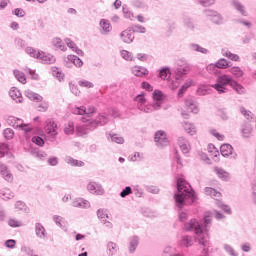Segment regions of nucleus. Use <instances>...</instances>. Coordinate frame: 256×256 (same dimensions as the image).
<instances>
[{
    "label": "nucleus",
    "mask_w": 256,
    "mask_h": 256,
    "mask_svg": "<svg viewBox=\"0 0 256 256\" xmlns=\"http://www.w3.org/2000/svg\"><path fill=\"white\" fill-rule=\"evenodd\" d=\"M32 143H35L36 145L43 147V145L45 144V141H43L41 137L35 136L32 138Z\"/></svg>",
    "instance_id": "obj_52"
},
{
    "label": "nucleus",
    "mask_w": 256,
    "mask_h": 256,
    "mask_svg": "<svg viewBox=\"0 0 256 256\" xmlns=\"http://www.w3.org/2000/svg\"><path fill=\"white\" fill-rule=\"evenodd\" d=\"M14 76L19 83H22V85L27 83V77L25 76V73L21 72V70H14Z\"/></svg>",
    "instance_id": "obj_20"
},
{
    "label": "nucleus",
    "mask_w": 256,
    "mask_h": 256,
    "mask_svg": "<svg viewBox=\"0 0 256 256\" xmlns=\"http://www.w3.org/2000/svg\"><path fill=\"white\" fill-rule=\"evenodd\" d=\"M29 75H31L32 79H34L35 81H39V74H36L35 71L31 70V69H27Z\"/></svg>",
    "instance_id": "obj_63"
},
{
    "label": "nucleus",
    "mask_w": 256,
    "mask_h": 256,
    "mask_svg": "<svg viewBox=\"0 0 256 256\" xmlns=\"http://www.w3.org/2000/svg\"><path fill=\"white\" fill-rule=\"evenodd\" d=\"M88 190L89 191H94L96 195H103V188H101V185L92 182L88 184Z\"/></svg>",
    "instance_id": "obj_19"
},
{
    "label": "nucleus",
    "mask_w": 256,
    "mask_h": 256,
    "mask_svg": "<svg viewBox=\"0 0 256 256\" xmlns=\"http://www.w3.org/2000/svg\"><path fill=\"white\" fill-rule=\"evenodd\" d=\"M26 51L31 57H37L39 55V52H36L33 48H27Z\"/></svg>",
    "instance_id": "obj_64"
},
{
    "label": "nucleus",
    "mask_w": 256,
    "mask_h": 256,
    "mask_svg": "<svg viewBox=\"0 0 256 256\" xmlns=\"http://www.w3.org/2000/svg\"><path fill=\"white\" fill-rule=\"evenodd\" d=\"M160 79L165 81V79H169L171 77V69L169 67H164L159 71V76Z\"/></svg>",
    "instance_id": "obj_22"
},
{
    "label": "nucleus",
    "mask_w": 256,
    "mask_h": 256,
    "mask_svg": "<svg viewBox=\"0 0 256 256\" xmlns=\"http://www.w3.org/2000/svg\"><path fill=\"white\" fill-rule=\"evenodd\" d=\"M220 153L223 157H229V155L233 154V146L231 144H223L220 147Z\"/></svg>",
    "instance_id": "obj_17"
},
{
    "label": "nucleus",
    "mask_w": 256,
    "mask_h": 256,
    "mask_svg": "<svg viewBox=\"0 0 256 256\" xmlns=\"http://www.w3.org/2000/svg\"><path fill=\"white\" fill-rule=\"evenodd\" d=\"M52 45L57 49H60V51H67V47L63 45V41L61 40V38L56 37L52 39Z\"/></svg>",
    "instance_id": "obj_24"
},
{
    "label": "nucleus",
    "mask_w": 256,
    "mask_h": 256,
    "mask_svg": "<svg viewBox=\"0 0 256 256\" xmlns=\"http://www.w3.org/2000/svg\"><path fill=\"white\" fill-rule=\"evenodd\" d=\"M204 193L205 195H207L208 197H212V199H221L222 195L221 192L217 191L215 188L213 187H206L204 189Z\"/></svg>",
    "instance_id": "obj_14"
},
{
    "label": "nucleus",
    "mask_w": 256,
    "mask_h": 256,
    "mask_svg": "<svg viewBox=\"0 0 256 256\" xmlns=\"http://www.w3.org/2000/svg\"><path fill=\"white\" fill-rule=\"evenodd\" d=\"M121 39L124 43H133L135 39V29L128 28L121 33Z\"/></svg>",
    "instance_id": "obj_9"
},
{
    "label": "nucleus",
    "mask_w": 256,
    "mask_h": 256,
    "mask_svg": "<svg viewBox=\"0 0 256 256\" xmlns=\"http://www.w3.org/2000/svg\"><path fill=\"white\" fill-rule=\"evenodd\" d=\"M8 225H10V227H21L23 225V223L16 219H10L8 221Z\"/></svg>",
    "instance_id": "obj_48"
},
{
    "label": "nucleus",
    "mask_w": 256,
    "mask_h": 256,
    "mask_svg": "<svg viewBox=\"0 0 256 256\" xmlns=\"http://www.w3.org/2000/svg\"><path fill=\"white\" fill-rule=\"evenodd\" d=\"M211 135H213V137H216L218 139V141H224L225 140V135L219 133V131L212 129L210 130Z\"/></svg>",
    "instance_id": "obj_42"
},
{
    "label": "nucleus",
    "mask_w": 256,
    "mask_h": 256,
    "mask_svg": "<svg viewBox=\"0 0 256 256\" xmlns=\"http://www.w3.org/2000/svg\"><path fill=\"white\" fill-rule=\"evenodd\" d=\"M72 113H73L74 115H85L86 110H85L84 107H82V108L75 107V108L72 109Z\"/></svg>",
    "instance_id": "obj_47"
},
{
    "label": "nucleus",
    "mask_w": 256,
    "mask_h": 256,
    "mask_svg": "<svg viewBox=\"0 0 256 256\" xmlns=\"http://www.w3.org/2000/svg\"><path fill=\"white\" fill-rule=\"evenodd\" d=\"M37 58L41 59L44 63L51 65V63H55V56L51 54H46L45 52H38Z\"/></svg>",
    "instance_id": "obj_13"
},
{
    "label": "nucleus",
    "mask_w": 256,
    "mask_h": 256,
    "mask_svg": "<svg viewBox=\"0 0 256 256\" xmlns=\"http://www.w3.org/2000/svg\"><path fill=\"white\" fill-rule=\"evenodd\" d=\"M137 245H139V240L137 238H132L130 242V251H135L137 249Z\"/></svg>",
    "instance_id": "obj_49"
},
{
    "label": "nucleus",
    "mask_w": 256,
    "mask_h": 256,
    "mask_svg": "<svg viewBox=\"0 0 256 256\" xmlns=\"http://www.w3.org/2000/svg\"><path fill=\"white\" fill-rule=\"evenodd\" d=\"M0 175L3 177V179H5V181H7L8 183H13V174L11 173V171L9 170V168H7V166L5 165H1L0 166Z\"/></svg>",
    "instance_id": "obj_10"
},
{
    "label": "nucleus",
    "mask_w": 256,
    "mask_h": 256,
    "mask_svg": "<svg viewBox=\"0 0 256 256\" xmlns=\"http://www.w3.org/2000/svg\"><path fill=\"white\" fill-rule=\"evenodd\" d=\"M67 162L72 165V167H83V165H85L83 161L75 160L73 158H68Z\"/></svg>",
    "instance_id": "obj_38"
},
{
    "label": "nucleus",
    "mask_w": 256,
    "mask_h": 256,
    "mask_svg": "<svg viewBox=\"0 0 256 256\" xmlns=\"http://www.w3.org/2000/svg\"><path fill=\"white\" fill-rule=\"evenodd\" d=\"M234 7H235V9H237V11H240V13H242V15H244V16L247 15V12H245V8L243 7V5H241V3L235 1Z\"/></svg>",
    "instance_id": "obj_46"
},
{
    "label": "nucleus",
    "mask_w": 256,
    "mask_h": 256,
    "mask_svg": "<svg viewBox=\"0 0 256 256\" xmlns=\"http://www.w3.org/2000/svg\"><path fill=\"white\" fill-rule=\"evenodd\" d=\"M185 227L188 231H191L194 229L196 235H198L197 239L201 245H205V243H207V240L205 239V234L201 230V225H199V222H197V220L195 219L190 220V222L187 223Z\"/></svg>",
    "instance_id": "obj_5"
},
{
    "label": "nucleus",
    "mask_w": 256,
    "mask_h": 256,
    "mask_svg": "<svg viewBox=\"0 0 256 256\" xmlns=\"http://www.w3.org/2000/svg\"><path fill=\"white\" fill-rule=\"evenodd\" d=\"M9 154V146L5 143H0V159Z\"/></svg>",
    "instance_id": "obj_36"
},
{
    "label": "nucleus",
    "mask_w": 256,
    "mask_h": 256,
    "mask_svg": "<svg viewBox=\"0 0 256 256\" xmlns=\"http://www.w3.org/2000/svg\"><path fill=\"white\" fill-rule=\"evenodd\" d=\"M233 81L234 80L231 76L224 74L217 78L216 84H214L212 87L216 89L218 93H227V85L231 87Z\"/></svg>",
    "instance_id": "obj_3"
},
{
    "label": "nucleus",
    "mask_w": 256,
    "mask_h": 256,
    "mask_svg": "<svg viewBox=\"0 0 256 256\" xmlns=\"http://www.w3.org/2000/svg\"><path fill=\"white\" fill-rule=\"evenodd\" d=\"M14 136H15V132H13L11 128H6L4 130L5 139H13Z\"/></svg>",
    "instance_id": "obj_43"
},
{
    "label": "nucleus",
    "mask_w": 256,
    "mask_h": 256,
    "mask_svg": "<svg viewBox=\"0 0 256 256\" xmlns=\"http://www.w3.org/2000/svg\"><path fill=\"white\" fill-rule=\"evenodd\" d=\"M229 72L232 73V74L234 75V77H237V78L243 77V75H244L243 70H241V69H240L239 67H237V66L232 67V68L229 70Z\"/></svg>",
    "instance_id": "obj_35"
},
{
    "label": "nucleus",
    "mask_w": 256,
    "mask_h": 256,
    "mask_svg": "<svg viewBox=\"0 0 256 256\" xmlns=\"http://www.w3.org/2000/svg\"><path fill=\"white\" fill-rule=\"evenodd\" d=\"M191 113L194 115L199 114V105L197 102L191 98L185 100L184 109H182L181 115L184 119H189L191 117Z\"/></svg>",
    "instance_id": "obj_4"
},
{
    "label": "nucleus",
    "mask_w": 256,
    "mask_h": 256,
    "mask_svg": "<svg viewBox=\"0 0 256 256\" xmlns=\"http://www.w3.org/2000/svg\"><path fill=\"white\" fill-rule=\"evenodd\" d=\"M15 245H17V241L15 240H7L5 242V246L8 248V249H13L15 247Z\"/></svg>",
    "instance_id": "obj_61"
},
{
    "label": "nucleus",
    "mask_w": 256,
    "mask_h": 256,
    "mask_svg": "<svg viewBox=\"0 0 256 256\" xmlns=\"http://www.w3.org/2000/svg\"><path fill=\"white\" fill-rule=\"evenodd\" d=\"M52 75L53 77H56L58 81H63V79H65V74H63L59 68H52Z\"/></svg>",
    "instance_id": "obj_32"
},
{
    "label": "nucleus",
    "mask_w": 256,
    "mask_h": 256,
    "mask_svg": "<svg viewBox=\"0 0 256 256\" xmlns=\"http://www.w3.org/2000/svg\"><path fill=\"white\" fill-rule=\"evenodd\" d=\"M206 17H208L214 25H221L223 23V18L221 14L217 11L208 10L206 11Z\"/></svg>",
    "instance_id": "obj_8"
},
{
    "label": "nucleus",
    "mask_w": 256,
    "mask_h": 256,
    "mask_svg": "<svg viewBox=\"0 0 256 256\" xmlns=\"http://www.w3.org/2000/svg\"><path fill=\"white\" fill-rule=\"evenodd\" d=\"M232 89L238 93V95H245V87L243 85L237 83V81L233 80Z\"/></svg>",
    "instance_id": "obj_21"
},
{
    "label": "nucleus",
    "mask_w": 256,
    "mask_h": 256,
    "mask_svg": "<svg viewBox=\"0 0 256 256\" xmlns=\"http://www.w3.org/2000/svg\"><path fill=\"white\" fill-rule=\"evenodd\" d=\"M131 193H133V190L131 189V187L127 186L121 193L120 196L122 198L127 197V195H131Z\"/></svg>",
    "instance_id": "obj_53"
},
{
    "label": "nucleus",
    "mask_w": 256,
    "mask_h": 256,
    "mask_svg": "<svg viewBox=\"0 0 256 256\" xmlns=\"http://www.w3.org/2000/svg\"><path fill=\"white\" fill-rule=\"evenodd\" d=\"M217 69H228V67H231V62L227 61V59H220L216 62Z\"/></svg>",
    "instance_id": "obj_25"
},
{
    "label": "nucleus",
    "mask_w": 256,
    "mask_h": 256,
    "mask_svg": "<svg viewBox=\"0 0 256 256\" xmlns=\"http://www.w3.org/2000/svg\"><path fill=\"white\" fill-rule=\"evenodd\" d=\"M152 98L154 101H156L157 107H161V103H163V101L167 99V96L163 94V92H161L160 90H155L152 94Z\"/></svg>",
    "instance_id": "obj_11"
},
{
    "label": "nucleus",
    "mask_w": 256,
    "mask_h": 256,
    "mask_svg": "<svg viewBox=\"0 0 256 256\" xmlns=\"http://www.w3.org/2000/svg\"><path fill=\"white\" fill-rule=\"evenodd\" d=\"M110 135V139L111 141H113L114 143H118V145H123V143H125V139H123V137H121L118 134H109Z\"/></svg>",
    "instance_id": "obj_34"
},
{
    "label": "nucleus",
    "mask_w": 256,
    "mask_h": 256,
    "mask_svg": "<svg viewBox=\"0 0 256 256\" xmlns=\"http://www.w3.org/2000/svg\"><path fill=\"white\" fill-rule=\"evenodd\" d=\"M199 156L202 161H205V163H211V161H213L208 153L201 152Z\"/></svg>",
    "instance_id": "obj_44"
},
{
    "label": "nucleus",
    "mask_w": 256,
    "mask_h": 256,
    "mask_svg": "<svg viewBox=\"0 0 256 256\" xmlns=\"http://www.w3.org/2000/svg\"><path fill=\"white\" fill-rule=\"evenodd\" d=\"M3 197H4L5 200H7V199H12L13 193H11V190H10V189H5V190L3 191Z\"/></svg>",
    "instance_id": "obj_60"
},
{
    "label": "nucleus",
    "mask_w": 256,
    "mask_h": 256,
    "mask_svg": "<svg viewBox=\"0 0 256 256\" xmlns=\"http://www.w3.org/2000/svg\"><path fill=\"white\" fill-rule=\"evenodd\" d=\"M121 56L126 61H132V59H133V57L131 56V53L129 51H127V50H122L121 51Z\"/></svg>",
    "instance_id": "obj_50"
},
{
    "label": "nucleus",
    "mask_w": 256,
    "mask_h": 256,
    "mask_svg": "<svg viewBox=\"0 0 256 256\" xmlns=\"http://www.w3.org/2000/svg\"><path fill=\"white\" fill-rule=\"evenodd\" d=\"M154 141L160 147H166V145H169V139L167 138V133H165V131L163 130L157 131L155 133Z\"/></svg>",
    "instance_id": "obj_7"
},
{
    "label": "nucleus",
    "mask_w": 256,
    "mask_h": 256,
    "mask_svg": "<svg viewBox=\"0 0 256 256\" xmlns=\"http://www.w3.org/2000/svg\"><path fill=\"white\" fill-rule=\"evenodd\" d=\"M119 247H117V244L113 243V242H109L107 244V255L109 256H113L115 255V253H117Z\"/></svg>",
    "instance_id": "obj_27"
},
{
    "label": "nucleus",
    "mask_w": 256,
    "mask_h": 256,
    "mask_svg": "<svg viewBox=\"0 0 256 256\" xmlns=\"http://www.w3.org/2000/svg\"><path fill=\"white\" fill-rule=\"evenodd\" d=\"M25 10H23V8H16L14 10V15H16V17H25Z\"/></svg>",
    "instance_id": "obj_57"
},
{
    "label": "nucleus",
    "mask_w": 256,
    "mask_h": 256,
    "mask_svg": "<svg viewBox=\"0 0 256 256\" xmlns=\"http://www.w3.org/2000/svg\"><path fill=\"white\" fill-rule=\"evenodd\" d=\"M183 127H184V131L188 135H191V136L197 135V127L195 126V124L186 122L183 124Z\"/></svg>",
    "instance_id": "obj_16"
},
{
    "label": "nucleus",
    "mask_w": 256,
    "mask_h": 256,
    "mask_svg": "<svg viewBox=\"0 0 256 256\" xmlns=\"http://www.w3.org/2000/svg\"><path fill=\"white\" fill-rule=\"evenodd\" d=\"M193 85V80L187 81L178 91V97H183L185 95V91H187L188 87Z\"/></svg>",
    "instance_id": "obj_33"
},
{
    "label": "nucleus",
    "mask_w": 256,
    "mask_h": 256,
    "mask_svg": "<svg viewBox=\"0 0 256 256\" xmlns=\"http://www.w3.org/2000/svg\"><path fill=\"white\" fill-rule=\"evenodd\" d=\"M207 153L212 161H219V150L213 144H209L207 148Z\"/></svg>",
    "instance_id": "obj_12"
},
{
    "label": "nucleus",
    "mask_w": 256,
    "mask_h": 256,
    "mask_svg": "<svg viewBox=\"0 0 256 256\" xmlns=\"http://www.w3.org/2000/svg\"><path fill=\"white\" fill-rule=\"evenodd\" d=\"M181 245L184 247H191V245H193V238L185 236L181 241Z\"/></svg>",
    "instance_id": "obj_40"
},
{
    "label": "nucleus",
    "mask_w": 256,
    "mask_h": 256,
    "mask_svg": "<svg viewBox=\"0 0 256 256\" xmlns=\"http://www.w3.org/2000/svg\"><path fill=\"white\" fill-rule=\"evenodd\" d=\"M189 71H191V67L189 66V64H182L178 66L176 70V75H178V77H181L182 75H187Z\"/></svg>",
    "instance_id": "obj_18"
},
{
    "label": "nucleus",
    "mask_w": 256,
    "mask_h": 256,
    "mask_svg": "<svg viewBox=\"0 0 256 256\" xmlns=\"http://www.w3.org/2000/svg\"><path fill=\"white\" fill-rule=\"evenodd\" d=\"M178 145L183 153H189V144H187L185 138L180 137L178 139Z\"/></svg>",
    "instance_id": "obj_23"
},
{
    "label": "nucleus",
    "mask_w": 256,
    "mask_h": 256,
    "mask_svg": "<svg viewBox=\"0 0 256 256\" xmlns=\"http://www.w3.org/2000/svg\"><path fill=\"white\" fill-rule=\"evenodd\" d=\"M47 109H49V103L47 102H43L38 106V111H40L41 113H45Z\"/></svg>",
    "instance_id": "obj_54"
},
{
    "label": "nucleus",
    "mask_w": 256,
    "mask_h": 256,
    "mask_svg": "<svg viewBox=\"0 0 256 256\" xmlns=\"http://www.w3.org/2000/svg\"><path fill=\"white\" fill-rule=\"evenodd\" d=\"M78 85H80V87H85L86 89H91L93 88V83L87 81V80H80L78 82Z\"/></svg>",
    "instance_id": "obj_45"
},
{
    "label": "nucleus",
    "mask_w": 256,
    "mask_h": 256,
    "mask_svg": "<svg viewBox=\"0 0 256 256\" xmlns=\"http://www.w3.org/2000/svg\"><path fill=\"white\" fill-rule=\"evenodd\" d=\"M199 2L203 7H211V5H215V0H199Z\"/></svg>",
    "instance_id": "obj_55"
},
{
    "label": "nucleus",
    "mask_w": 256,
    "mask_h": 256,
    "mask_svg": "<svg viewBox=\"0 0 256 256\" xmlns=\"http://www.w3.org/2000/svg\"><path fill=\"white\" fill-rule=\"evenodd\" d=\"M36 235L40 239H45L46 231H45V227H43L41 223L36 224Z\"/></svg>",
    "instance_id": "obj_26"
},
{
    "label": "nucleus",
    "mask_w": 256,
    "mask_h": 256,
    "mask_svg": "<svg viewBox=\"0 0 256 256\" xmlns=\"http://www.w3.org/2000/svg\"><path fill=\"white\" fill-rule=\"evenodd\" d=\"M65 135H73L75 133V124L73 122H68L64 125Z\"/></svg>",
    "instance_id": "obj_29"
},
{
    "label": "nucleus",
    "mask_w": 256,
    "mask_h": 256,
    "mask_svg": "<svg viewBox=\"0 0 256 256\" xmlns=\"http://www.w3.org/2000/svg\"><path fill=\"white\" fill-rule=\"evenodd\" d=\"M93 113H95V108H92L90 112L81 118L82 123L86 125L76 126V135L78 137H87L89 135V129H97L99 125H105L107 123V118L104 115H98L95 119H91Z\"/></svg>",
    "instance_id": "obj_1"
},
{
    "label": "nucleus",
    "mask_w": 256,
    "mask_h": 256,
    "mask_svg": "<svg viewBox=\"0 0 256 256\" xmlns=\"http://www.w3.org/2000/svg\"><path fill=\"white\" fill-rule=\"evenodd\" d=\"M178 194L175 195L176 203L183 204L185 199L195 201V191L191 188V184L185 181L183 178L177 180Z\"/></svg>",
    "instance_id": "obj_2"
},
{
    "label": "nucleus",
    "mask_w": 256,
    "mask_h": 256,
    "mask_svg": "<svg viewBox=\"0 0 256 256\" xmlns=\"http://www.w3.org/2000/svg\"><path fill=\"white\" fill-rule=\"evenodd\" d=\"M147 29L141 25H136L134 29V33H146Z\"/></svg>",
    "instance_id": "obj_62"
},
{
    "label": "nucleus",
    "mask_w": 256,
    "mask_h": 256,
    "mask_svg": "<svg viewBox=\"0 0 256 256\" xmlns=\"http://www.w3.org/2000/svg\"><path fill=\"white\" fill-rule=\"evenodd\" d=\"M72 205H73V207H85V205H87V202H84L83 200L78 199V200H75L72 203Z\"/></svg>",
    "instance_id": "obj_56"
},
{
    "label": "nucleus",
    "mask_w": 256,
    "mask_h": 256,
    "mask_svg": "<svg viewBox=\"0 0 256 256\" xmlns=\"http://www.w3.org/2000/svg\"><path fill=\"white\" fill-rule=\"evenodd\" d=\"M54 221H55V223H57V225H59L60 227H63V225H65V220H64L61 216H55V217H54Z\"/></svg>",
    "instance_id": "obj_58"
},
{
    "label": "nucleus",
    "mask_w": 256,
    "mask_h": 256,
    "mask_svg": "<svg viewBox=\"0 0 256 256\" xmlns=\"http://www.w3.org/2000/svg\"><path fill=\"white\" fill-rule=\"evenodd\" d=\"M135 101L137 103H139L140 105H145L147 100L145 99L144 95H138V96H136Z\"/></svg>",
    "instance_id": "obj_59"
},
{
    "label": "nucleus",
    "mask_w": 256,
    "mask_h": 256,
    "mask_svg": "<svg viewBox=\"0 0 256 256\" xmlns=\"http://www.w3.org/2000/svg\"><path fill=\"white\" fill-rule=\"evenodd\" d=\"M44 131L50 137H57L59 135V126L53 119H48L45 122Z\"/></svg>",
    "instance_id": "obj_6"
},
{
    "label": "nucleus",
    "mask_w": 256,
    "mask_h": 256,
    "mask_svg": "<svg viewBox=\"0 0 256 256\" xmlns=\"http://www.w3.org/2000/svg\"><path fill=\"white\" fill-rule=\"evenodd\" d=\"M9 95L11 99L17 101V103H21L23 101V95L21 94V91L17 89V87H12L10 89Z\"/></svg>",
    "instance_id": "obj_15"
},
{
    "label": "nucleus",
    "mask_w": 256,
    "mask_h": 256,
    "mask_svg": "<svg viewBox=\"0 0 256 256\" xmlns=\"http://www.w3.org/2000/svg\"><path fill=\"white\" fill-rule=\"evenodd\" d=\"M223 56L227 57V59H230V61H239V55L233 54L229 51L223 52Z\"/></svg>",
    "instance_id": "obj_37"
},
{
    "label": "nucleus",
    "mask_w": 256,
    "mask_h": 256,
    "mask_svg": "<svg viewBox=\"0 0 256 256\" xmlns=\"http://www.w3.org/2000/svg\"><path fill=\"white\" fill-rule=\"evenodd\" d=\"M251 131H252V128L250 124L244 125L242 128L243 137H249L251 135Z\"/></svg>",
    "instance_id": "obj_41"
},
{
    "label": "nucleus",
    "mask_w": 256,
    "mask_h": 256,
    "mask_svg": "<svg viewBox=\"0 0 256 256\" xmlns=\"http://www.w3.org/2000/svg\"><path fill=\"white\" fill-rule=\"evenodd\" d=\"M14 127L16 129H21V131H24V133H29L33 131V127H31V125L29 124L17 123V124H14Z\"/></svg>",
    "instance_id": "obj_30"
},
{
    "label": "nucleus",
    "mask_w": 256,
    "mask_h": 256,
    "mask_svg": "<svg viewBox=\"0 0 256 256\" xmlns=\"http://www.w3.org/2000/svg\"><path fill=\"white\" fill-rule=\"evenodd\" d=\"M214 171L220 179H223L224 181H227L229 179V172H226L221 168H215Z\"/></svg>",
    "instance_id": "obj_28"
},
{
    "label": "nucleus",
    "mask_w": 256,
    "mask_h": 256,
    "mask_svg": "<svg viewBox=\"0 0 256 256\" xmlns=\"http://www.w3.org/2000/svg\"><path fill=\"white\" fill-rule=\"evenodd\" d=\"M100 26L102 27V29L104 31H106V33H109V31H111V24L109 23V21L102 19L100 21Z\"/></svg>",
    "instance_id": "obj_39"
},
{
    "label": "nucleus",
    "mask_w": 256,
    "mask_h": 256,
    "mask_svg": "<svg viewBox=\"0 0 256 256\" xmlns=\"http://www.w3.org/2000/svg\"><path fill=\"white\" fill-rule=\"evenodd\" d=\"M65 43H66L67 47L72 49V51H77V44H75V42H73L71 39H66Z\"/></svg>",
    "instance_id": "obj_51"
},
{
    "label": "nucleus",
    "mask_w": 256,
    "mask_h": 256,
    "mask_svg": "<svg viewBox=\"0 0 256 256\" xmlns=\"http://www.w3.org/2000/svg\"><path fill=\"white\" fill-rule=\"evenodd\" d=\"M68 61L73 63V65H75V67H83V61H81V59H79V57H77L75 55H69Z\"/></svg>",
    "instance_id": "obj_31"
}]
</instances>
